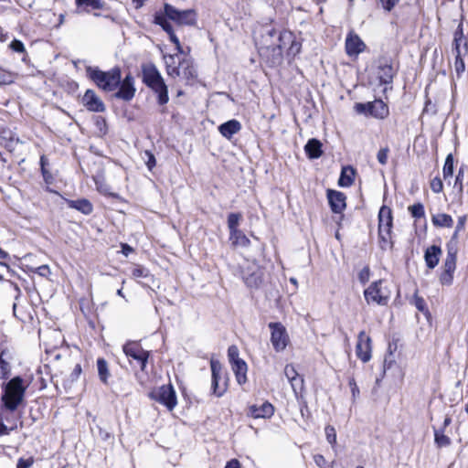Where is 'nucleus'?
I'll use <instances>...</instances> for the list:
<instances>
[{
  "label": "nucleus",
  "instance_id": "24",
  "mask_svg": "<svg viewBox=\"0 0 468 468\" xmlns=\"http://www.w3.org/2000/svg\"><path fill=\"white\" fill-rule=\"evenodd\" d=\"M12 358L13 356L10 350L3 349L0 352V378L5 379L9 377Z\"/></svg>",
  "mask_w": 468,
  "mask_h": 468
},
{
  "label": "nucleus",
  "instance_id": "35",
  "mask_svg": "<svg viewBox=\"0 0 468 468\" xmlns=\"http://www.w3.org/2000/svg\"><path fill=\"white\" fill-rule=\"evenodd\" d=\"M97 368H98V375L100 379L104 383L107 384L108 378L110 377V372L108 369V364L105 359L99 358L97 360Z\"/></svg>",
  "mask_w": 468,
  "mask_h": 468
},
{
  "label": "nucleus",
  "instance_id": "34",
  "mask_svg": "<svg viewBox=\"0 0 468 468\" xmlns=\"http://www.w3.org/2000/svg\"><path fill=\"white\" fill-rule=\"evenodd\" d=\"M434 441L439 448L447 447L451 444V439L444 434L443 429H434Z\"/></svg>",
  "mask_w": 468,
  "mask_h": 468
},
{
  "label": "nucleus",
  "instance_id": "5",
  "mask_svg": "<svg viewBox=\"0 0 468 468\" xmlns=\"http://www.w3.org/2000/svg\"><path fill=\"white\" fill-rule=\"evenodd\" d=\"M25 389L23 379L19 377H16L6 383L2 399L9 410H15L22 402Z\"/></svg>",
  "mask_w": 468,
  "mask_h": 468
},
{
  "label": "nucleus",
  "instance_id": "53",
  "mask_svg": "<svg viewBox=\"0 0 468 468\" xmlns=\"http://www.w3.org/2000/svg\"><path fill=\"white\" fill-rule=\"evenodd\" d=\"M34 271L42 277H48L51 273L50 269L48 265H41L37 267Z\"/></svg>",
  "mask_w": 468,
  "mask_h": 468
},
{
  "label": "nucleus",
  "instance_id": "55",
  "mask_svg": "<svg viewBox=\"0 0 468 468\" xmlns=\"http://www.w3.org/2000/svg\"><path fill=\"white\" fill-rule=\"evenodd\" d=\"M314 461L315 464L320 468L327 467V462L322 454H315L314 456Z\"/></svg>",
  "mask_w": 468,
  "mask_h": 468
},
{
  "label": "nucleus",
  "instance_id": "2",
  "mask_svg": "<svg viewBox=\"0 0 468 468\" xmlns=\"http://www.w3.org/2000/svg\"><path fill=\"white\" fill-rule=\"evenodd\" d=\"M143 82L149 87L158 96V102L164 105L168 102V90L157 68L152 64H144L142 66Z\"/></svg>",
  "mask_w": 468,
  "mask_h": 468
},
{
  "label": "nucleus",
  "instance_id": "42",
  "mask_svg": "<svg viewBox=\"0 0 468 468\" xmlns=\"http://www.w3.org/2000/svg\"><path fill=\"white\" fill-rule=\"evenodd\" d=\"M465 55H455L454 68L458 74L463 73L465 69L463 57Z\"/></svg>",
  "mask_w": 468,
  "mask_h": 468
},
{
  "label": "nucleus",
  "instance_id": "48",
  "mask_svg": "<svg viewBox=\"0 0 468 468\" xmlns=\"http://www.w3.org/2000/svg\"><path fill=\"white\" fill-rule=\"evenodd\" d=\"M348 385L351 389L352 399H353V400H356L359 397L360 391H359V388L356 385L355 378H350Z\"/></svg>",
  "mask_w": 468,
  "mask_h": 468
},
{
  "label": "nucleus",
  "instance_id": "19",
  "mask_svg": "<svg viewBox=\"0 0 468 468\" xmlns=\"http://www.w3.org/2000/svg\"><path fill=\"white\" fill-rule=\"evenodd\" d=\"M274 413L273 406L269 402H264L261 406L252 405L249 408V415L252 418H270Z\"/></svg>",
  "mask_w": 468,
  "mask_h": 468
},
{
  "label": "nucleus",
  "instance_id": "20",
  "mask_svg": "<svg viewBox=\"0 0 468 468\" xmlns=\"http://www.w3.org/2000/svg\"><path fill=\"white\" fill-rule=\"evenodd\" d=\"M284 375L291 383L295 394L303 389V379L298 375L293 366L287 365L284 368Z\"/></svg>",
  "mask_w": 468,
  "mask_h": 468
},
{
  "label": "nucleus",
  "instance_id": "49",
  "mask_svg": "<svg viewBox=\"0 0 468 468\" xmlns=\"http://www.w3.org/2000/svg\"><path fill=\"white\" fill-rule=\"evenodd\" d=\"M34 459L33 457L29 458H19L16 463V468H29L33 465Z\"/></svg>",
  "mask_w": 468,
  "mask_h": 468
},
{
  "label": "nucleus",
  "instance_id": "31",
  "mask_svg": "<svg viewBox=\"0 0 468 468\" xmlns=\"http://www.w3.org/2000/svg\"><path fill=\"white\" fill-rule=\"evenodd\" d=\"M229 240L233 246L247 247L250 241L239 229L229 232Z\"/></svg>",
  "mask_w": 468,
  "mask_h": 468
},
{
  "label": "nucleus",
  "instance_id": "27",
  "mask_svg": "<svg viewBox=\"0 0 468 468\" xmlns=\"http://www.w3.org/2000/svg\"><path fill=\"white\" fill-rule=\"evenodd\" d=\"M233 372L235 373L236 379L239 385L247 381V364L244 360H237L231 364Z\"/></svg>",
  "mask_w": 468,
  "mask_h": 468
},
{
  "label": "nucleus",
  "instance_id": "56",
  "mask_svg": "<svg viewBox=\"0 0 468 468\" xmlns=\"http://www.w3.org/2000/svg\"><path fill=\"white\" fill-rule=\"evenodd\" d=\"M167 34L169 35L170 40L176 45V49L178 50V52L179 53H183V49H182V47L180 45V41H179L178 37L176 36V34L174 33V31L171 30L170 32H167Z\"/></svg>",
  "mask_w": 468,
  "mask_h": 468
},
{
  "label": "nucleus",
  "instance_id": "58",
  "mask_svg": "<svg viewBox=\"0 0 468 468\" xmlns=\"http://www.w3.org/2000/svg\"><path fill=\"white\" fill-rule=\"evenodd\" d=\"M463 177V171L461 168L458 171V175L456 176L455 183H454V186H458L460 192L463 191V183H462Z\"/></svg>",
  "mask_w": 468,
  "mask_h": 468
},
{
  "label": "nucleus",
  "instance_id": "6",
  "mask_svg": "<svg viewBox=\"0 0 468 468\" xmlns=\"http://www.w3.org/2000/svg\"><path fill=\"white\" fill-rule=\"evenodd\" d=\"M383 284L384 282L379 280L365 290L364 295L367 303H373L379 305H386L388 303L390 292Z\"/></svg>",
  "mask_w": 468,
  "mask_h": 468
},
{
  "label": "nucleus",
  "instance_id": "1",
  "mask_svg": "<svg viewBox=\"0 0 468 468\" xmlns=\"http://www.w3.org/2000/svg\"><path fill=\"white\" fill-rule=\"evenodd\" d=\"M262 50L272 53V63L279 64L282 60L283 52L287 56L294 58L300 53L302 45L295 38L292 32L289 30L277 31L274 28L266 30L262 36Z\"/></svg>",
  "mask_w": 468,
  "mask_h": 468
},
{
  "label": "nucleus",
  "instance_id": "22",
  "mask_svg": "<svg viewBox=\"0 0 468 468\" xmlns=\"http://www.w3.org/2000/svg\"><path fill=\"white\" fill-rule=\"evenodd\" d=\"M395 73L396 70L394 69L393 66L388 62H385L383 64H379L377 74L380 83L390 84L393 80Z\"/></svg>",
  "mask_w": 468,
  "mask_h": 468
},
{
  "label": "nucleus",
  "instance_id": "64",
  "mask_svg": "<svg viewBox=\"0 0 468 468\" xmlns=\"http://www.w3.org/2000/svg\"><path fill=\"white\" fill-rule=\"evenodd\" d=\"M225 468H241L240 463L237 459H232L227 463Z\"/></svg>",
  "mask_w": 468,
  "mask_h": 468
},
{
  "label": "nucleus",
  "instance_id": "32",
  "mask_svg": "<svg viewBox=\"0 0 468 468\" xmlns=\"http://www.w3.org/2000/svg\"><path fill=\"white\" fill-rule=\"evenodd\" d=\"M69 206L85 215H89L92 212V205L87 199L70 200L69 201Z\"/></svg>",
  "mask_w": 468,
  "mask_h": 468
},
{
  "label": "nucleus",
  "instance_id": "50",
  "mask_svg": "<svg viewBox=\"0 0 468 468\" xmlns=\"http://www.w3.org/2000/svg\"><path fill=\"white\" fill-rule=\"evenodd\" d=\"M388 148L386 147V148H382L378 151V154H377V158H378V161L381 164V165H386L387 162H388Z\"/></svg>",
  "mask_w": 468,
  "mask_h": 468
},
{
  "label": "nucleus",
  "instance_id": "3",
  "mask_svg": "<svg viewBox=\"0 0 468 468\" xmlns=\"http://www.w3.org/2000/svg\"><path fill=\"white\" fill-rule=\"evenodd\" d=\"M166 72L172 78L181 77L186 82L194 80L197 72L193 62L188 58H181L179 55L165 56Z\"/></svg>",
  "mask_w": 468,
  "mask_h": 468
},
{
  "label": "nucleus",
  "instance_id": "25",
  "mask_svg": "<svg viewBox=\"0 0 468 468\" xmlns=\"http://www.w3.org/2000/svg\"><path fill=\"white\" fill-rule=\"evenodd\" d=\"M441 254V249L439 246L432 245V246L429 247L425 250V254H424V259H425L427 267L430 269H434L439 263Z\"/></svg>",
  "mask_w": 468,
  "mask_h": 468
},
{
  "label": "nucleus",
  "instance_id": "33",
  "mask_svg": "<svg viewBox=\"0 0 468 468\" xmlns=\"http://www.w3.org/2000/svg\"><path fill=\"white\" fill-rule=\"evenodd\" d=\"M78 8H82L85 11L101 9L103 4L101 0H76Z\"/></svg>",
  "mask_w": 468,
  "mask_h": 468
},
{
  "label": "nucleus",
  "instance_id": "59",
  "mask_svg": "<svg viewBox=\"0 0 468 468\" xmlns=\"http://www.w3.org/2000/svg\"><path fill=\"white\" fill-rule=\"evenodd\" d=\"M466 221H467V216H465V215L458 218V222H457V225L455 228L457 229V232H461L462 230L464 229Z\"/></svg>",
  "mask_w": 468,
  "mask_h": 468
},
{
  "label": "nucleus",
  "instance_id": "61",
  "mask_svg": "<svg viewBox=\"0 0 468 468\" xmlns=\"http://www.w3.org/2000/svg\"><path fill=\"white\" fill-rule=\"evenodd\" d=\"M368 278H369V269L364 268L359 273V280L361 282L365 283L366 282H367Z\"/></svg>",
  "mask_w": 468,
  "mask_h": 468
},
{
  "label": "nucleus",
  "instance_id": "7",
  "mask_svg": "<svg viewBox=\"0 0 468 468\" xmlns=\"http://www.w3.org/2000/svg\"><path fill=\"white\" fill-rule=\"evenodd\" d=\"M392 220L391 209L386 206L381 207L378 213V235L382 249H385V245L390 241Z\"/></svg>",
  "mask_w": 468,
  "mask_h": 468
},
{
  "label": "nucleus",
  "instance_id": "54",
  "mask_svg": "<svg viewBox=\"0 0 468 468\" xmlns=\"http://www.w3.org/2000/svg\"><path fill=\"white\" fill-rule=\"evenodd\" d=\"M399 0H379L383 9L390 11Z\"/></svg>",
  "mask_w": 468,
  "mask_h": 468
},
{
  "label": "nucleus",
  "instance_id": "11",
  "mask_svg": "<svg viewBox=\"0 0 468 468\" xmlns=\"http://www.w3.org/2000/svg\"><path fill=\"white\" fill-rule=\"evenodd\" d=\"M153 398L172 410L177 403L176 395L172 385H163L153 392Z\"/></svg>",
  "mask_w": 468,
  "mask_h": 468
},
{
  "label": "nucleus",
  "instance_id": "40",
  "mask_svg": "<svg viewBox=\"0 0 468 468\" xmlns=\"http://www.w3.org/2000/svg\"><path fill=\"white\" fill-rule=\"evenodd\" d=\"M411 216L415 218H421L425 216L424 207L420 203L414 204L409 207Z\"/></svg>",
  "mask_w": 468,
  "mask_h": 468
},
{
  "label": "nucleus",
  "instance_id": "30",
  "mask_svg": "<svg viewBox=\"0 0 468 468\" xmlns=\"http://www.w3.org/2000/svg\"><path fill=\"white\" fill-rule=\"evenodd\" d=\"M432 224L439 228H451L453 225L452 218L445 213L433 215L431 218Z\"/></svg>",
  "mask_w": 468,
  "mask_h": 468
},
{
  "label": "nucleus",
  "instance_id": "15",
  "mask_svg": "<svg viewBox=\"0 0 468 468\" xmlns=\"http://www.w3.org/2000/svg\"><path fill=\"white\" fill-rule=\"evenodd\" d=\"M119 86V90L115 94L117 98L129 101L134 97V80L130 74L127 75L122 82L120 81Z\"/></svg>",
  "mask_w": 468,
  "mask_h": 468
},
{
  "label": "nucleus",
  "instance_id": "46",
  "mask_svg": "<svg viewBox=\"0 0 468 468\" xmlns=\"http://www.w3.org/2000/svg\"><path fill=\"white\" fill-rule=\"evenodd\" d=\"M431 189L434 193H441L443 189V184L440 177H434L431 182Z\"/></svg>",
  "mask_w": 468,
  "mask_h": 468
},
{
  "label": "nucleus",
  "instance_id": "23",
  "mask_svg": "<svg viewBox=\"0 0 468 468\" xmlns=\"http://www.w3.org/2000/svg\"><path fill=\"white\" fill-rule=\"evenodd\" d=\"M457 248L452 243H447V256L443 263V271L453 273L456 269Z\"/></svg>",
  "mask_w": 468,
  "mask_h": 468
},
{
  "label": "nucleus",
  "instance_id": "38",
  "mask_svg": "<svg viewBox=\"0 0 468 468\" xmlns=\"http://www.w3.org/2000/svg\"><path fill=\"white\" fill-rule=\"evenodd\" d=\"M242 218L239 213H230L228 217V227L229 232L239 229V221Z\"/></svg>",
  "mask_w": 468,
  "mask_h": 468
},
{
  "label": "nucleus",
  "instance_id": "62",
  "mask_svg": "<svg viewBox=\"0 0 468 468\" xmlns=\"http://www.w3.org/2000/svg\"><path fill=\"white\" fill-rule=\"evenodd\" d=\"M415 306L420 311H424L425 309V302L422 298L416 296L415 297Z\"/></svg>",
  "mask_w": 468,
  "mask_h": 468
},
{
  "label": "nucleus",
  "instance_id": "17",
  "mask_svg": "<svg viewBox=\"0 0 468 468\" xmlns=\"http://www.w3.org/2000/svg\"><path fill=\"white\" fill-rule=\"evenodd\" d=\"M327 198L334 213H341L346 208V196L342 192L328 190Z\"/></svg>",
  "mask_w": 468,
  "mask_h": 468
},
{
  "label": "nucleus",
  "instance_id": "4",
  "mask_svg": "<svg viewBox=\"0 0 468 468\" xmlns=\"http://www.w3.org/2000/svg\"><path fill=\"white\" fill-rule=\"evenodd\" d=\"M86 72L89 78L104 91H112L120 85L121 70L119 68L102 71L98 68L88 67Z\"/></svg>",
  "mask_w": 468,
  "mask_h": 468
},
{
  "label": "nucleus",
  "instance_id": "21",
  "mask_svg": "<svg viewBox=\"0 0 468 468\" xmlns=\"http://www.w3.org/2000/svg\"><path fill=\"white\" fill-rule=\"evenodd\" d=\"M240 129V122L235 119L228 121L218 126L220 134L227 139H230L234 134L238 133Z\"/></svg>",
  "mask_w": 468,
  "mask_h": 468
},
{
  "label": "nucleus",
  "instance_id": "18",
  "mask_svg": "<svg viewBox=\"0 0 468 468\" xmlns=\"http://www.w3.org/2000/svg\"><path fill=\"white\" fill-rule=\"evenodd\" d=\"M210 367H211V373H212V388L213 393L218 396L221 397L225 391L226 388H219L218 381L220 379V374H221V364L217 360H211L210 361Z\"/></svg>",
  "mask_w": 468,
  "mask_h": 468
},
{
  "label": "nucleus",
  "instance_id": "43",
  "mask_svg": "<svg viewBox=\"0 0 468 468\" xmlns=\"http://www.w3.org/2000/svg\"><path fill=\"white\" fill-rule=\"evenodd\" d=\"M326 440L331 445H335L336 442V432L333 426L325 427Z\"/></svg>",
  "mask_w": 468,
  "mask_h": 468
},
{
  "label": "nucleus",
  "instance_id": "26",
  "mask_svg": "<svg viewBox=\"0 0 468 468\" xmlns=\"http://www.w3.org/2000/svg\"><path fill=\"white\" fill-rule=\"evenodd\" d=\"M389 113L388 105L381 100L370 102L369 115L377 119H385Z\"/></svg>",
  "mask_w": 468,
  "mask_h": 468
},
{
  "label": "nucleus",
  "instance_id": "63",
  "mask_svg": "<svg viewBox=\"0 0 468 468\" xmlns=\"http://www.w3.org/2000/svg\"><path fill=\"white\" fill-rule=\"evenodd\" d=\"M81 373V367L80 364H77L71 373L72 380H76Z\"/></svg>",
  "mask_w": 468,
  "mask_h": 468
},
{
  "label": "nucleus",
  "instance_id": "37",
  "mask_svg": "<svg viewBox=\"0 0 468 468\" xmlns=\"http://www.w3.org/2000/svg\"><path fill=\"white\" fill-rule=\"evenodd\" d=\"M454 42L463 41V53H468V40L464 37L463 24L460 23L454 32Z\"/></svg>",
  "mask_w": 468,
  "mask_h": 468
},
{
  "label": "nucleus",
  "instance_id": "16",
  "mask_svg": "<svg viewBox=\"0 0 468 468\" xmlns=\"http://www.w3.org/2000/svg\"><path fill=\"white\" fill-rule=\"evenodd\" d=\"M244 281L250 287L257 288L263 281V271L258 265L253 264L249 268L248 272L244 274Z\"/></svg>",
  "mask_w": 468,
  "mask_h": 468
},
{
  "label": "nucleus",
  "instance_id": "36",
  "mask_svg": "<svg viewBox=\"0 0 468 468\" xmlns=\"http://www.w3.org/2000/svg\"><path fill=\"white\" fill-rule=\"evenodd\" d=\"M442 173L445 180L451 178L453 175V156L452 154H449L445 159Z\"/></svg>",
  "mask_w": 468,
  "mask_h": 468
},
{
  "label": "nucleus",
  "instance_id": "57",
  "mask_svg": "<svg viewBox=\"0 0 468 468\" xmlns=\"http://www.w3.org/2000/svg\"><path fill=\"white\" fill-rule=\"evenodd\" d=\"M453 52L455 55H467L468 53H463V41H453Z\"/></svg>",
  "mask_w": 468,
  "mask_h": 468
},
{
  "label": "nucleus",
  "instance_id": "10",
  "mask_svg": "<svg viewBox=\"0 0 468 468\" xmlns=\"http://www.w3.org/2000/svg\"><path fill=\"white\" fill-rule=\"evenodd\" d=\"M167 18L178 25H194L196 23V12L193 9L178 10L169 4L164 6Z\"/></svg>",
  "mask_w": 468,
  "mask_h": 468
},
{
  "label": "nucleus",
  "instance_id": "14",
  "mask_svg": "<svg viewBox=\"0 0 468 468\" xmlns=\"http://www.w3.org/2000/svg\"><path fill=\"white\" fill-rule=\"evenodd\" d=\"M366 48V44L354 32H350L346 39V51L348 56H357Z\"/></svg>",
  "mask_w": 468,
  "mask_h": 468
},
{
  "label": "nucleus",
  "instance_id": "52",
  "mask_svg": "<svg viewBox=\"0 0 468 468\" xmlns=\"http://www.w3.org/2000/svg\"><path fill=\"white\" fill-rule=\"evenodd\" d=\"M10 48L15 52L24 53L26 51L24 44L20 40H17V39H14L10 43Z\"/></svg>",
  "mask_w": 468,
  "mask_h": 468
},
{
  "label": "nucleus",
  "instance_id": "60",
  "mask_svg": "<svg viewBox=\"0 0 468 468\" xmlns=\"http://www.w3.org/2000/svg\"><path fill=\"white\" fill-rule=\"evenodd\" d=\"M145 155L147 156V161L145 162L146 165L150 170H152V168L155 165V158L154 154L148 151L145 152Z\"/></svg>",
  "mask_w": 468,
  "mask_h": 468
},
{
  "label": "nucleus",
  "instance_id": "29",
  "mask_svg": "<svg viewBox=\"0 0 468 468\" xmlns=\"http://www.w3.org/2000/svg\"><path fill=\"white\" fill-rule=\"evenodd\" d=\"M355 170L351 166L342 168L338 185L343 187L350 186L354 182Z\"/></svg>",
  "mask_w": 468,
  "mask_h": 468
},
{
  "label": "nucleus",
  "instance_id": "44",
  "mask_svg": "<svg viewBox=\"0 0 468 468\" xmlns=\"http://www.w3.org/2000/svg\"><path fill=\"white\" fill-rule=\"evenodd\" d=\"M228 356L230 364L235 363L237 360H241L239 357V349L236 346H230L228 349Z\"/></svg>",
  "mask_w": 468,
  "mask_h": 468
},
{
  "label": "nucleus",
  "instance_id": "13",
  "mask_svg": "<svg viewBox=\"0 0 468 468\" xmlns=\"http://www.w3.org/2000/svg\"><path fill=\"white\" fill-rule=\"evenodd\" d=\"M82 103L90 112H103L106 109L103 101L92 90H86L82 97Z\"/></svg>",
  "mask_w": 468,
  "mask_h": 468
},
{
  "label": "nucleus",
  "instance_id": "41",
  "mask_svg": "<svg viewBox=\"0 0 468 468\" xmlns=\"http://www.w3.org/2000/svg\"><path fill=\"white\" fill-rule=\"evenodd\" d=\"M16 74L0 70V84L8 85L15 81Z\"/></svg>",
  "mask_w": 468,
  "mask_h": 468
},
{
  "label": "nucleus",
  "instance_id": "45",
  "mask_svg": "<svg viewBox=\"0 0 468 468\" xmlns=\"http://www.w3.org/2000/svg\"><path fill=\"white\" fill-rule=\"evenodd\" d=\"M355 111L359 114L369 115L370 112V102L367 103H356Z\"/></svg>",
  "mask_w": 468,
  "mask_h": 468
},
{
  "label": "nucleus",
  "instance_id": "39",
  "mask_svg": "<svg viewBox=\"0 0 468 468\" xmlns=\"http://www.w3.org/2000/svg\"><path fill=\"white\" fill-rule=\"evenodd\" d=\"M167 16L165 15L157 14L154 16V23L161 26L162 28L167 33L173 30L171 24L166 19Z\"/></svg>",
  "mask_w": 468,
  "mask_h": 468
},
{
  "label": "nucleus",
  "instance_id": "9",
  "mask_svg": "<svg viewBox=\"0 0 468 468\" xmlns=\"http://www.w3.org/2000/svg\"><path fill=\"white\" fill-rule=\"evenodd\" d=\"M271 343L276 352L283 351L289 344L290 338L286 328L281 323H270Z\"/></svg>",
  "mask_w": 468,
  "mask_h": 468
},
{
  "label": "nucleus",
  "instance_id": "8",
  "mask_svg": "<svg viewBox=\"0 0 468 468\" xmlns=\"http://www.w3.org/2000/svg\"><path fill=\"white\" fill-rule=\"evenodd\" d=\"M123 352L128 358L135 361L142 371L145 370L149 357V352L144 350L140 344L136 342H128L123 347Z\"/></svg>",
  "mask_w": 468,
  "mask_h": 468
},
{
  "label": "nucleus",
  "instance_id": "12",
  "mask_svg": "<svg viewBox=\"0 0 468 468\" xmlns=\"http://www.w3.org/2000/svg\"><path fill=\"white\" fill-rule=\"evenodd\" d=\"M372 341L365 331H361L357 335V343L356 346V356L364 363L371 359Z\"/></svg>",
  "mask_w": 468,
  "mask_h": 468
},
{
  "label": "nucleus",
  "instance_id": "51",
  "mask_svg": "<svg viewBox=\"0 0 468 468\" xmlns=\"http://www.w3.org/2000/svg\"><path fill=\"white\" fill-rule=\"evenodd\" d=\"M132 275L133 278H145L148 276V271L139 266L133 270Z\"/></svg>",
  "mask_w": 468,
  "mask_h": 468
},
{
  "label": "nucleus",
  "instance_id": "28",
  "mask_svg": "<svg viewBox=\"0 0 468 468\" xmlns=\"http://www.w3.org/2000/svg\"><path fill=\"white\" fill-rule=\"evenodd\" d=\"M322 144L317 139H310L304 146V150L306 154L312 158L315 159L322 155Z\"/></svg>",
  "mask_w": 468,
  "mask_h": 468
},
{
  "label": "nucleus",
  "instance_id": "47",
  "mask_svg": "<svg viewBox=\"0 0 468 468\" xmlns=\"http://www.w3.org/2000/svg\"><path fill=\"white\" fill-rule=\"evenodd\" d=\"M452 281H453V273L452 272H447V271H442L441 276H440V282L442 285H451L452 283Z\"/></svg>",
  "mask_w": 468,
  "mask_h": 468
}]
</instances>
